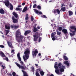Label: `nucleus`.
<instances>
[{
    "instance_id": "obj_3",
    "label": "nucleus",
    "mask_w": 76,
    "mask_h": 76,
    "mask_svg": "<svg viewBox=\"0 0 76 76\" xmlns=\"http://www.w3.org/2000/svg\"><path fill=\"white\" fill-rule=\"evenodd\" d=\"M39 33L37 32L35 34L33 35L34 37V41H37L38 39L39 38Z\"/></svg>"
},
{
    "instance_id": "obj_64",
    "label": "nucleus",
    "mask_w": 76,
    "mask_h": 76,
    "mask_svg": "<svg viewBox=\"0 0 76 76\" xmlns=\"http://www.w3.org/2000/svg\"><path fill=\"white\" fill-rule=\"evenodd\" d=\"M49 76H54V75H53V74H51Z\"/></svg>"
},
{
    "instance_id": "obj_6",
    "label": "nucleus",
    "mask_w": 76,
    "mask_h": 76,
    "mask_svg": "<svg viewBox=\"0 0 76 76\" xmlns=\"http://www.w3.org/2000/svg\"><path fill=\"white\" fill-rule=\"evenodd\" d=\"M54 67L56 69L55 72L56 74L57 75H60V74H61V73L59 72V69H58V66H57V65L54 66Z\"/></svg>"
},
{
    "instance_id": "obj_27",
    "label": "nucleus",
    "mask_w": 76,
    "mask_h": 76,
    "mask_svg": "<svg viewBox=\"0 0 76 76\" xmlns=\"http://www.w3.org/2000/svg\"><path fill=\"white\" fill-rule=\"evenodd\" d=\"M59 71L60 72H63L64 71V69L63 68H61L59 69Z\"/></svg>"
},
{
    "instance_id": "obj_62",
    "label": "nucleus",
    "mask_w": 76,
    "mask_h": 76,
    "mask_svg": "<svg viewBox=\"0 0 76 76\" xmlns=\"http://www.w3.org/2000/svg\"><path fill=\"white\" fill-rule=\"evenodd\" d=\"M63 6H64V4L63 3L61 4V7H63Z\"/></svg>"
},
{
    "instance_id": "obj_10",
    "label": "nucleus",
    "mask_w": 76,
    "mask_h": 76,
    "mask_svg": "<svg viewBox=\"0 0 76 76\" xmlns=\"http://www.w3.org/2000/svg\"><path fill=\"white\" fill-rule=\"evenodd\" d=\"M57 12L58 13V15H59L60 13V10H59L57 9L56 10H54L53 11V13H54V14H56Z\"/></svg>"
},
{
    "instance_id": "obj_44",
    "label": "nucleus",
    "mask_w": 76,
    "mask_h": 76,
    "mask_svg": "<svg viewBox=\"0 0 76 76\" xmlns=\"http://www.w3.org/2000/svg\"><path fill=\"white\" fill-rule=\"evenodd\" d=\"M26 58V59H28L29 58V56L28 55H25Z\"/></svg>"
},
{
    "instance_id": "obj_24",
    "label": "nucleus",
    "mask_w": 76,
    "mask_h": 76,
    "mask_svg": "<svg viewBox=\"0 0 76 76\" xmlns=\"http://www.w3.org/2000/svg\"><path fill=\"white\" fill-rule=\"evenodd\" d=\"M35 75L36 76H40V75L39 74V73H38V70H37L36 71Z\"/></svg>"
},
{
    "instance_id": "obj_50",
    "label": "nucleus",
    "mask_w": 76,
    "mask_h": 76,
    "mask_svg": "<svg viewBox=\"0 0 76 76\" xmlns=\"http://www.w3.org/2000/svg\"><path fill=\"white\" fill-rule=\"evenodd\" d=\"M61 67L62 68H63V69H65L66 68L65 67V66H64L63 65L61 66Z\"/></svg>"
},
{
    "instance_id": "obj_28",
    "label": "nucleus",
    "mask_w": 76,
    "mask_h": 76,
    "mask_svg": "<svg viewBox=\"0 0 76 76\" xmlns=\"http://www.w3.org/2000/svg\"><path fill=\"white\" fill-rule=\"evenodd\" d=\"M34 10L35 12V13H36L37 14H38V13H39V11L38 10L36 9H34Z\"/></svg>"
},
{
    "instance_id": "obj_12",
    "label": "nucleus",
    "mask_w": 76,
    "mask_h": 76,
    "mask_svg": "<svg viewBox=\"0 0 76 76\" xmlns=\"http://www.w3.org/2000/svg\"><path fill=\"white\" fill-rule=\"evenodd\" d=\"M4 3L5 4V5L7 7H8L9 6V4H10L9 1H8L4 2Z\"/></svg>"
},
{
    "instance_id": "obj_63",
    "label": "nucleus",
    "mask_w": 76,
    "mask_h": 76,
    "mask_svg": "<svg viewBox=\"0 0 76 76\" xmlns=\"http://www.w3.org/2000/svg\"><path fill=\"white\" fill-rule=\"evenodd\" d=\"M8 75H9V76H12V75L11 74V73H9L8 74Z\"/></svg>"
},
{
    "instance_id": "obj_47",
    "label": "nucleus",
    "mask_w": 76,
    "mask_h": 76,
    "mask_svg": "<svg viewBox=\"0 0 76 76\" xmlns=\"http://www.w3.org/2000/svg\"><path fill=\"white\" fill-rule=\"evenodd\" d=\"M35 7H37V4H35L34 5H33V8H35Z\"/></svg>"
},
{
    "instance_id": "obj_61",
    "label": "nucleus",
    "mask_w": 76,
    "mask_h": 76,
    "mask_svg": "<svg viewBox=\"0 0 76 76\" xmlns=\"http://www.w3.org/2000/svg\"><path fill=\"white\" fill-rule=\"evenodd\" d=\"M71 76H75V75L73 74H72V73H71Z\"/></svg>"
},
{
    "instance_id": "obj_46",
    "label": "nucleus",
    "mask_w": 76,
    "mask_h": 76,
    "mask_svg": "<svg viewBox=\"0 0 76 76\" xmlns=\"http://www.w3.org/2000/svg\"><path fill=\"white\" fill-rule=\"evenodd\" d=\"M12 74L13 76H16V73L15 72H12Z\"/></svg>"
},
{
    "instance_id": "obj_37",
    "label": "nucleus",
    "mask_w": 76,
    "mask_h": 76,
    "mask_svg": "<svg viewBox=\"0 0 76 76\" xmlns=\"http://www.w3.org/2000/svg\"><path fill=\"white\" fill-rule=\"evenodd\" d=\"M37 8L38 9H39L40 10H41V6L39 5L37 6Z\"/></svg>"
},
{
    "instance_id": "obj_15",
    "label": "nucleus",
    "mask_w": 76,
    "mask_h": 76,
    "mask_svg": "<svg viewBox=\"0 0 76 76\" xmlns=\"http://www.w3.org/2000/svg\"><path fill=\"white\" fill-rule=\"evenodd\" d=\"M8 44V45L9 47H10L11 48H13V45H12V44L11 43V42H7Z\"/></svg>"
},
{
    "instance_id": "obj_33",
    "label": "nucleus",
    "mask_w": 76,
    "mask_h": 76,
    "mask_svg": "<svg viewBox=\"0 0 76 76\" xmlns=\"http://www.w3.org/2000/svg\"><path fill=\"white\" fill-rule=\"evenodd\" d=\"M40 75L41 76H44V72L43 71H42L40 72Z\"/></svg>"
},
{
    "instance_id": "obj_42",
    "label": "nucleus",
    "mask_w": 76,
    "mask_h": 76,
    "mask_svg": "<svg viewBox=\"0 0 76 76\" xmlns=\"http://www.w3.org/2000/svg\"><path fill=\"white\" fill-rule=\"evenodd\" d=\"M58 29L59 31H61V30H62V27H60Z\"/></svg>"
},
{
    "instance_id": "obj_29",
    "label": "nucleus",
    "mask_w": 76,
    "mask_h": 76,
    "mask_svg": "<svg viewBox=\"0 0 76 76\" xmlns=\"http://www.w3.org/2000/svg\"><path fill=\"white\" fill-rule=\"evenodd\" d=\"M70 31H71V32H72L73 35H75V32H76V31H72V30L70 29Z\"/></svg>"
},
{
    "instance_id": "obj_13",
    "label": "nucleus",
    "mask_w": 76,
    "mask_h": 76,
    "mask_svg": "<svg viewBox=\"0 0 76 76\" xmlns=\"http://www.w3.org/2000/svg\"><path fill=\"white\" fill-rule=\"evenodd\" d=\"M25 55H29L30 51L28 50H25L24 52Z\"/></svg>"
},
{
    "instance_id": "obj_35",
    "label": "nucleus",
    "mask_w": 76,
    "mask_h": 76,
    "mask_svg": "<svg viewBox=\"0 0 76 76\" xmlns=\"http://www.w3.org/2000/svg\"><path fill=\"white\" fill-rule=\"evenodd\" d=\"M61 62H60L58 65V67L59 69H60L61 68Z\"/></svg>"
},
{
    "instance_id": "obj_17",
    "label": "nucleus",
    "mask_w": 76,
    "mask_h": 76,
    "mask_svg": "<svg viewBox=\"0 0 76 76\" xmlns=\"http://www.w3.org/2000/svg\"><path fill=\"white\" fill-rule=\"evenodd\" d=\"M22 72H23V76H28V74L27 73H26V72L24 71L23 70H22Z\"/></svg>"
},
{
    "instance_id": "obj_16",
    "label": "nucleus",
    "mask_w": 76,
    "mask_h": 76,
    "mask_svg": "<svg viewBox=\"0 0 76 76\" xmlns=\"http://www.w3.org/2000/svg\"><path fill=\"white\" fill-rule=\"evenodd\" d=\"M31 32V31L30 30H27L24 33V35L25 36L27 35L28 34H29Z\"/></svg>"
},
{
    "instance_id": "obj_56",
    "label": "nucleus",
    "mask_w": 76,
    "mask_h": 76,
    "mask_svg": "<svg viewBox=\"0 0 76 76\" xmlns=\"http://www.w3.org/2000/svg\"><path fill=\"white\" fill-rule=\"evenodd\" d=\"M32 70L33 72H34L35 71V69L34 68V67H33L32 68Z\"/></svg>"
},
{
    "instance_id": "obj_51",
    "label": "nucleus",
    "mask_w": 76,
    "mask_h": 76,
    "mask_svg": "<svg viewBox=\"0 0 76 76\" xmlns=\"http://www.w3.org/2000/svg\"><path fill=\"white\" fill-rule=\"evenodd\" d=\"M38 13L39 15H42V12H39Z\"/></svg>"
},
{
    "instance_id": "obj_58",
    "label": "nucleus",
    "mask_w": 76,
    "mask_h": 76,
    "mask_svg": "<svg viewBox=\"0 0 76 76\" xmlns=\"http://www.w3.org/2000/svg\"><path fill=\"white\" fill-rule=\"evenodd\" d=\"M18 7H22V5H18Z\"/></svg>"
},
{
    "instance_id": "obj_7",
    "label": "nucleus",
    "mask_w": 76,
    "mask_h": 76,
    "mask_svg": "<svg viewBox=\"0 0 76 76\" xmlns=\"http://www.w3.org/2000/svg\"><path fill=\"white\" fill-rule=\"evenodd\" d=\"M12 19L13 20V22L14 23H18V20L16 18H15L14 16H12Z\"/></svg>"
},
{
    "instance_id": "obj_20",
    "label": "nucleus",
    "mask_w": 76,
    "mask_h": 76,
    "mask_svg": "<svg viewBox=\"0 0 76 76\" xmlns=\"http://www.w3.org/2000/svg\"><path fill=\"white\" fill-rule=\"evenodd\" d=\"M28 10V8H27V7H24V9H23L22 12H26V11H27Z\"/></svg>"
},
{
    "instance_id": "obj_23",
    "label": "nucleus",
    "mask_w": 76,
    "mask_h": 76,
    "mask_svg": "<svg viewBox=\"0 0 76 76\" xmlns=\"http://www.w3.org/2000/svg\"><path fill=\"white\" fill-rule=\"evenodd\" d=\"M33 31L34 32H37V31H38V30L37 29V28L35 27H34V28Z\"/></svg>"
},
{
    "instance_id": "obj_34",
    "label": "nucleus",
    "mask_w": 76,
    "mask_h": 76,
    "mask_svg": "<svg viewBox=\"0 0 76 76\" xmlns=\"http://www.w3.org/2000/svg\"><path fill=\"white\" fill-rule=\"evenodd\" d=\"M28 19V14H26V18H25V20H27Z\"/></svg>"
},
{
    "instance_id": "obj_11",
    "label": "nucleus",
    "mask_w": 76,
    "mask_h": 76,
    "mask_svg": "<svg viewBox=\"0 0 76 76\" xmlns=\"http://www.w3.org/2000/svg\"><path fill=\"white\" fill-rule=\"evenodd\" d=\"M70 30H74L75 31H76V26H72L70 27Z\"/></svg>"
},
{
    "instance_id": "obj_41",
    "label": "nucleus",
    "mask_w": 76,
    "mask_h": 76,
    "mask_svg": "<svg viewBox=\"0 0 76 76\" xmlns=\"http://www.w3.org/2000/svg\"><path fill=\"white\" fill-rule=\"evenodd\" d=\"M34 20V17H33L32 16H31V21L32 22L33 20Z\"/></svg>"
},
{
    "instance_id": "obj_52",
    "label": "nucleus",
    "mask_w": 76,
    "mask_h": 76,
    "mask_svg": "<svg viewBox=\"0 0 76 76\" xmlns=\"http://www.w3.org/2000/svg\"><path fill=\"white\" fill-rule=\"evenodd\" d=\"M4 47L3 45H0V47H1V48H4Z\"/></svg>"
},
{
    "instance_id": "obj_53",
    "label": "nucleus",
    "mask_w": 76,
    "mask_h": 76,
    "mask_svg": "<svg viewBox=\"0 0 76 76\" xmlns=\"http://www.w3.org/2000/svg\"><path fill=\"white\" fill-rule=\"evenodd\" d=\"M70 35H71V37H72V36H74V35L72 33H70Z\"/></svg>"
},
{
    "instance_id": "obj_22",
    "label": "nucleus",
    "mask_w": 76,
    "mask_h": 76,
    "mask_svg": "<svg viewBox=\"0 0 76 76\" xmlns=\"http://www.w3.org/2000/svg\"><path fill=\"white\" fill-rule=\"evenodd\" d=\"M69 15V16H72L73 15V12L72 11H68Z\"/></svg>"
},
{
    "instance_id": "obj_43",
    "label": "nucleus",
    "mask_w": 76,
    "mask_h": 76,
    "mask_svg": "<svg viewBox=\"0 0 76 76\" xmlns=\"http://www.w3.org/2000/svg\"><path fill=\"white\" fill-rule=\"evenodd\" d=\"M55 34L54 33H52V34L51 35V38H53V37H55Z\"/></svg>"
},
{
    "instance_id": "obj_38",
    "label": "nucleus",
    "mask_w": 76,
    "mask_h": 76,
    "mask_svg": "<svg viewBox=\"0 0 76 76\" xmlns=\"http://www.w3.org/2000/svg\"><path fill=\"white\" fill-rule=\"evenodd\" d=\"M23 59H24V61H25L26 63V60H26V59L25 58V56H23Z\"/></svg>"
},
{
    "instance_id": "obj_1",
    "label": "nucleus",
    "mask_w": 76,
    "mask_h": 76,
    "mask_svg": "<svg viewBox=\"0 0 76 76\" xmlns=\"http://www.w3.org/2000/svg\"><path fill=\"white\" fill-rule=\"evenodd\" d=\"M15 37L16 39L18 41V42H22V39H23L24 36L21 35L20 31L19 29L15 33Z\"/></svg>"
},
{
    "instance_id": "obj_18",
    "label": "nucleus",
    "mask_w": 76,
    "mask_h": 76,
    "mask_svg": "<svg viewBox=\"0 0 76 76\" xmlns=\"http://www.w3.org/2000/svg\"><path fill=\"white\" fill-rule=\"evenodd\" d=\"M17 56L18 58V60H19V61H21L22 60L21 59V58H20V53H18L17 55Z\"/></svg>"
},
{
    "instance_id": "obj_60",
    "label": "nucleus",
    "mask_w": 76,
    "mask_h": 76,
    "mask_svg": "<svg viewBox=\"0 0 76 76\" xmlns=\"http://www.w3.org/2000/svg\"><path fill=\"white\" fill-rule=\"evenodd\" d=\"M38 70L39 72H41V68H39L38 69Z\"/></svg>"
},
{
    "instance_id": "obj_32",
    "label": "nucleus",
    "mask_w": 76,
    "mask_h": 76,
    "mask_svg": "<svg viewBox=\"0 0 76 76\" xmlns=\"http://www.w3.org/2000/svg\"><path fill=\"white\" fill-rule=\"evenodd\" d=\"M5 29H10V26H7V25H5Z\"/></svg>"
},
{
    "instance_id": "obj_40",
    "label": "nucleus",
    "mask_w": 76,
    "mask_h": 76,
    "mask_svg": "<svg viewBox=\"0 0 76 76\" xmlns=\"http://www.w3.org/2000/svg\"><path fill=\"white\" fill-rule=\"evenodd\" d=\"M15 10H17L18 11H19V10H21V9L19 8H16L15 9Z\"/></svg>"
},
{
    "instance_id": "obj_26",
    "label": "nucleus",
    "mask_w": 76,
    "mask_h": 76,
    "mask_svg": "<svg viewBox=\"0 0 76 76\" xmlns=\"http://www.w3.org/2000/svg\"><path fill=\"white\" fill-rule=\"evenodd\" d=\"M64 64H66L67 66H69V63L68 61H65L64 62Z\"/></svg>"
},
{
    "instance_id": "obj_54",
    "label": "nucleus",
    "mask_w": 76,
    "mask_h": 76,
    "mask_svg": "<svg viewBox=\"0 0 76 76\" xmlns=\"http://www.w3.org/2000/svg\"><path fill=\"white\" fill-rule=\"evenodd\" d=\"M20 63L22 64V65H23L24 63H23V62L22 61H21L20 62Z\"/></svg>"
},
{
    "instance_id": "obj_39",
    "label": "nucleus",
    "mask_w": 76,
    "mask_h": 76,
    "mask_svg": "<svg viewBox=\"0 0 76 76\" xmlns=\"http://www.w3.org/2000/svg\"><path fill=\"white\" fill-rule=\"evenodd\" d=\"M57 35H61V32L57 31Z\"/></svg>"
},
{
    "instance_id": "obj_57",
    "label": "nucleus",
    "mask_w": 76,
    "mask_h": 76,
    "mask_svg": "<svg viewBox=\"0 0 76 76\" xmlns=\"http://www.w3.org/2000/svg\"><path fill=\"white\" fill-rule=\"evenodd\" d=\"M57 66V62H56L55 63V65H54V66Z\"/></svg>"
},
{
    "instance_id": "obj_45",
    "label": "nucleus",
    "mask_w": 76,
    "mask_h": 76,
    "mask_svg": "<svg viewBox=\"0 0 76 76\" xmlns=\"http://www.w3.org/2000/svg\"><path fill=\"white\" fill-rule=\"evenodd\" d=\"M42 39V38L41 37H39V38L38 42H41V40Z\"/></svg>"
},
{
    "instance_id": "obj_2",
    "label": "nucleus",
    "mask_w": 76,
    "mask_h": 76,
    "mask_svg": "<svg viewBox=\"0 0 76 76\" xmlns=\"http://www.w3.org/2000/svg\"><path fill=\"white\" fill-rule=\"evenodd\" d=\"M0 55H1V56L2 57H5V58H3V59L7 61H9V59H8V58L7 57H6V56L4 55V53L3 52L0 51Z\"/></svg>"
},
{
    "instance_id": "obj_8",
    "label": "nucleus",
    "mask_w": 76,
    "mask_h": 76,
    "mask_svg": "<svg viewBox=\"0 0 76 76\" xmlns=\"http://www.w3.org/2000/svg\"><path fill=\"white\" fill-rule=\"evenodd\" d=\"M62 32H63L66 36H67V34H68L67 30L65 28H63L62 30Z\"/></svg>"
},
{
    "instance_id": "obj_9",
    "label": "nucleus",
    "mask_w": 76,
    "mask_h": 76,
    "mask_svg": "<svg viewBox=\"0 0 76 76\" xmlns=\"http://www.w3.org/2000/svg\"><path fill=\"white\" fill-rule=\"evenodd\" d=\"M19 26H16L14 25H11L10 26V27L11 28H14V29H17L18 28H19Z\"/></svg>"
},
{
    "instance_id": "obj_5",
    "label": "nucleus",
    "mask_w": 76,
    "mask_h": 76,
    "mask_svg": "<svg viewBox=\"0 0 76 76\" xmlns=\"http://www.w3.org/2000/svg\"><path fill=\"white\" fill-rule=\"evenodd\" d=\"M38 50H37V49H35V51H32V55L33 58H35V57H34V56L35 57H36V56H37V55L38 54Z\"/></svg>"
},
{
    "instance_id": "obj_14",
    "label": "nucleus",
    "mask_w": 76,
    "mask_h": 76,
    "mask_svg": "<svg viewBox=\"0 0 76 76\" xmlns=\"http://www.w3.org/2000/svg\"><path fill=\"white\" fill-rule=\"evenodd\" d=\"M12 15L16 18H18V14L16 13L15 12H14L12 13Z\"/></svg>"
},
{
    "instance_id": "obj_30",
    "label": "nucleus",
    "mask_w": 76,
    "mask_h": 76,
    "mask_svg": "<svg viewBox=\"0 0 76 76\" xmlns=\"http://www.w3.org/2000/svg\"><path fill=\"white\" fill-rule=\"evenodd\" d=\"M63 57L65 59V60L67 61V60H69V58H68L67 57V56H64Z\"/></svg>"
},
{
    "instance_id": "obj_36",
    "label": "nucleus",
    "mask_w": 76,
    "mask_h": 76,
    "mask_svg": "<svg viewBox=\"0 0 76 76\" xmlns=\"http://www.w3.org/2000/svg\"><path fill=\"white\" fill-rule=\"evenodd\" d=\"M41 17L42 18H45V19H47V17H46V16L45 15H42Z\"/></svg>"
},
{
    "instance_id": "obj_31",
    "label": "nucleus",
    "mask_w": 76,
    "mask_h": 76,
    "mask_svg": "<svg viewBox=\"0 0 76 76\" xmlns=\"http://www.w3.org/2000/svg\"><path fill=\"white\" fill-rule=\"evenodd\" d=\"M5 31L6 32V34H5V35H7L8 34V33H9V32H10V30H5Z\"/></svg>"
},
{
    "instance_id": "obj_49",
    "label": "nucleus",
    "mask_w": 76,
    "mask_h": 76,
    "mask_svg": "<svg viewBox=\"0 0 76 76\" xmlns=\"http://www.w3.org/2000/svg\"><path fill=\"white\" fill-rule=\"evenodd\" d=\"M1 67L3 68V69H5V66H3V65H1Z\"/></svg>"
},
{
    "instance_id": "obj_19",
    "label": "nucleus",
    "mask_w": 76,
    "mask_h": 76,
    "mask_svg": "<svg viewBox=\"0 0 76 76\" xmlns=\"http://www.w3.org/2000/svg\"><path fill=\"white\" fill-rule=\"evenodd\" d=\"M10 10H13V5H12L11 4H10Z\"/></svg>"
},
{
    "instance_id": "obj_59",
    "label": "nucleus",
    "mask_w": 76,
    "mask_h": 76,
    "mask_svg": "<svg viewBox=\"0 0 76 76\" xmlns=\"http://www.w3.org/2000/svg\"><path fill=\"white\" fill-rule=\"evenodd\" d=\"M22 6H24V5H25V2H23V3H22Z\"/></svg>"
},
{
    "instance_id": "obj_48",
    "label": "nucleus",
    "mask_w": 76,
    "mask_h": 76,
    "mask_svg": "<svg viewBox=\"0 0 76 76\" xmlns=\"http://www.w3.org/2000/svg\"><path fill=\"white\" fill-rule=\"evenodd\" d=\"M52 39L53 41H55L56 40V38L55 37H53L52 38Z\"/></svg>"
},
{
    "instance_id": "obj_55",
    "label": "nucleus",
    "mask_w": 76,
    "mask_h": 76,
    "mask_svg": "<svg viewBox=\"0 0 76 76\" xmlns=\"http://www.w3.org/2000/svg\"><path fill=\"white\" fill-rule=\"evenodd\" d=\"M13 52H15V50H14V49L12 50L11 51V53H13Z\"/></svg>"
},
{
    "instance_id": "obj_25",
    "label": "nucleus",
    "mask_w": 76,
    "mask_h": 76,
    "mask_svg": "<svg viewBox=\"0 0 76 76\" xmlns=\"http://www.w3.org/2000/svg\"><path fill=\"white\" fill-rule=\"evenodd\" d=\"M61 10L63 12H65L66 11V8L65 7H62L61 8Z\"/></svg>"
},
{
    "instance_id": "obj_4",
    "label": "nucleus",
    "mask_w": 76,
    "mask_h": 76,
    "mask_svg": "<svg viewBox=\"0 0 76 76\" xmlns=\"http://www.w3.org/2000/svg\"><path fill=\"white\" fill-rule=\"evenodd\" d=\"M15 64L19 68V69H20L21 68L22 70H25L26 69V66L24 65L23 66V65L20 66V65L19 64H18V63H15Z\"/></svg>"
},
{
    "instance_id": "obj_21",
    "label": "nucleus",
    "mask_w": 76,
    "mask_h": 76,
    "mask_svg": "<svg viewBox=\"0 0 76 76\" xmlns=\"http://www.w3.org/2000/svg\"><path fill=\"white\" fill-rule=\"evenodd\" d=\"M0 13L1 14H4V11L3 9H1L0 10Z\"/></svg>"
}]
</instances>
